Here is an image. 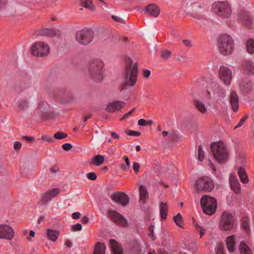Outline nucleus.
<instances>
[{
	"label": "nucleus",
	"mask_w": 254,
	"mask_h": 254,
	"mask_svg": "<svg viewBox=\"0 0 254 254\" xmlns=\"http://www.w3.org/2000/svg\"><path fill=\"white\" fill-rule=\"evenodd\" d=\"M138 67L137 64H133L130 58L125 61V84L129 87L133 86L137 80Z\"/></svg>",
	"instance_id": "nucleus-1"
},
{
	"label": "nucleus",
	"mask_w": 254,
	"mask_h": 254,
	"mask_svg": "<svg viewBox=\"0 0 254 254\" xmlns=\"http://www.w3.org/2000/svg\"><path fill=\"white\" fill-rule=\"evenodd\" d=\"M210 147L214 158L218 163H224L229 160L228 152L223 142H213L211 143Z\"/></svg>",
	"instance_id": "nucleus-2"
},
{
	"label": "nucleus",
	"mask_w": 254,
	"mask_h": 254,
	"mask_svg": "<svg viewBox=\"0 0 254 254\" xmlns=\"http://www.w3.org/2000/svg\"><path fill=\"white\" fill-rule=\"evenodd\" d=\"M104 66L103 62L100 59H96L90 63L88 67L89 74L94 81L100 82L102 80Z\"/></svg>",
	"instance_id": "nucleus-3"
},
{
	"label": "nucleus",
	"mask_w": 254,
	"mask_h": 254,
	"mask_svg": "<svg viewBox=\"0 0 254 254\" xmlns=\"http://www.w3.org/2000/svg\"><path fill=\"white\" fill-rule=\"evenodd\" d=\"M234 215L228 212H223L220 218L219 228L223 231H232L235 229Z\"/></svg>",
	"instance_id": "nucleus-4"
},
{
	"label": "nucleus",
	"mask_w": 254,
	"mask_h": 254,
	"mask_svg": "<svg viewBox=\"0 0 254 254\" xmlns=\"http://www.w3.org/2000/svg\"><path fill=\"white\" fill-rule=\"evenodd\" d=\"M234 41L227 35H221L218 39V47L220 53L224 55H230L233 52Z\"/></svg>",
	"instance_id": "nucleus-5"
},
{
	"label": "nucleus",
	"mask_w": 254,
	"mask_h": 254,
	"mask_svg": "<svg viewBox=\"0 0 254 254\" xmlns=\"http://www.w3.org/2000/svg\"><path fill=\"white\" fill-rule=\"evenodd\" d=\"M214 13L223 18H228L231 14V9L229 3L227 1H218L214 3L212 6Z\"/></svg>",
	"instance_id": "nucleus-6"
},
{
	"label": "nucleus",
	"mask_w": 254,
	"mask_h": 254,
	"mask_svg": "<svg viewBox=\"0 0 254 254\" xmlns=\"http://www.w3.org/2000/svg\"><path fill=\"white\" fill-rule=\"evenodd\" d=\"M94 32L90 28H85L76 32L75 38L79 44L87 45L90 43L93 39Z\"/></svg>",
	"instance_id": "nucleus-7"
},
{
	"label": "nucleus",
	"mask_w": 254,
	"mask_h": 254,
	"mask_svg": "<svg viewBox=\"0 0 254 254\" xmlns=\"http://www.w3.org/2000/svg\"><path fill=\"white\" fill-rule=\"evenodd\" d=\"M214 187L212 179L208 177H201L194 183V187L197 191H211Z\"/></svg>",
	"instance_id": "nucleus-8"
},
{
	"label": "nucleus",
	"mask_w": 254,
	"mask_h": 254,
	"mask_svg": "<svg viewBox=\"0 0 254 254\" xmlns=\"http://www.w3.org/2000/svg\"><path fill=\"white\" fill-rule=\"evenodd\" d=\"M50 48L47 44L40 42L33 45L31 49V54L37 57H44L49 52Z\"/></svg>",
	"instance_id": "nucleus-9"
},
{
	"label": "nucleus",
	"mask_w": 254,
	"mask_h": 254,
	"mask_svg": "<svg viewBox=\"0 0 254 254\" xmlns=\"http://www.w3.org/2000/svg\"><path fill=\"white\" fill-rule=\"evenodd\" d=\"M111 199L117 204L122 206L127 205L129 200L128 195L122 191L113 193L111 195Z\"/></svg>",
	"instance_id": "nucleus-10"
},
{
	"label": "nucleus",
	"mask_w": 254,
	"mask_h": 254,
	"mask_svg": "<svg viewBox=\"0 0 254 254\" xmlns=\"http://www.w3.org/2000/svg\"><path fill=\"white\" fill-rule=\"evenodd\" d=\"M108 217L112 221L118 225L124 227L128 226L127 219L116 211L109 210L108 211Z\"/></svg>",
	"instance_id": "nucleus-11"
},
{
	"label": "nucleus",
	"mask_w": 254,
	"mask_h": 254,
	"mask_svg": "<svg viewBox=\"0 0 254 254\" xmlns=\"http://www.w3.org/2000/svg\"><path fill=\"white\" fill-rule=\"evenodd\" d=\"M14 235L13 229L6 224L0 225V238L11 240Z\"/></svg>",
	"instance_id": "nucleus-12"
},
{
	"label": "nucleus",
	"mask_w": 254,
	"mask_h": 254,
	"mask_svg": "<svg viewBox=\"0 0 254 254\" xmlns=\"http://www.w3.org/2000/svg\"><path fill=\"white\" fill-rule=\"evenodd\" d=\"M219 75L221 80L227 85H230L232 79V71L228 67L221 66Z\"/></svg>",
	"instance_id": "nucleus-13"
},
{
	"label": "nucleus",
	"mask_w": 254,
	"mask_h": 254,
	"mask_svg": "<svg viewBox=\"0 0 254 254\" xmlns=\"http://www.w3.org/2000/svg\"><path fill=\"white\" fill-rule=\"evenodd\" d=\"M126 105V102L116 100L108 103L106 110L109 113H116L120 111Z\"/></svg>",
	"instance_id": "nucleus-14"
},
{
	"label": "nucleus",
	"mask_w": 254,
	"mask_h": 254,
	"mask_svg": "<svg viewBox=\"0 0 254 254\" xmlns=\"http://www.w3.org/2000/svg\"><path fill=\"white\" fill-rule=\"evenodd\" d=\"M48 104L46 102H41L39 104V114L43 120L49 119L52 117V113L49 111L47 107Z\"/></svg>",
	"instance_id": "nucleus-15"
},
{
	"label": "nucleus",
	"mask_w": 254,
	"mask_h": 254,
	"mask_svg": "<svg viewBox=\"0 0 254 254\" xmlns=\"http://www.w3.org/2000/svg\"><path fill=\"white\" fill-rule=\"evenodd\" d=\"M59 192L60 190L57 188H54L46 191L42 196L41 201L42 203L47 204L53 198L56 196L59 193Z\"/></svg>",
	"instance_id": "nucleus-16"
},
{
	"label": "nucleus",
	"mask_w": 254,
	"mask_h": 254,
	"mask_svg": "<svg viewBox=\"0 0 254 254\" xmlns=\"http://www.w3.org/2000/svg\"><path fill=\"white\" fill-rule=\"evenodd\" d=\"M229 184L231 189L236 194L241 192V185L237 177L232 173L229 175Z\"/></svg>",
	"instance_id": "nucleus-17"
},
{
	"label": "nucleus",
	"mask_w": 254,
	"mask_h": 254,
	"mask_svg": "<svg viewBox=\"0 0 254 254\" xmlns=\"http://www.w3.org/2000/svg\"><path fill=\"white\" fill-rule=\"evenodd\" d=\"M239 87L243 94H248L253 91V83L248 79H243L239 83Z\"/></svg>",
	"instance_id": "nucleus-18"
},
{
	"label": "nucleus",
	"mask_w": 254,
	"mask_h": 254,
	"mask_svg": "<svg viewBox=\"0 0 254 254\" xmlns=\"http://www.w3.org/2000/svg\"><path fill=\"white\" fill-rule=\"evenodd\" d=\"M200 203V206H217V200L208 195L202 196Z\"/></svg>",
	"instance_id": "nucleus-19"
},
{
	"label": "nucleus",
	"mask_w": 254,
	"mask_h": 254,
	"mask_svg": "<svg viewBox=\"0 0 254 254\" xmlns=\"http://www.w3.org/2000/svg\"><path fill=\"white\" fill-rule=\"evenodd\" d=\"M210 87L212 88L215 98L221 100L225 97V94L224 90L217 83L211 82Z\"/></svg>",
	"instance_id": "nucleus-20"
},
{
	"label": "nucleus",
	"mask_w": 254,
	"mask_h": 254,
	"mask_svg": "<svg viewBox=\"0 0 254 254\" xmlns=\"http://www.w3.org/2000/svg\"><path fill=\"white\" fill-rule=\"evenodd\" d=\"M139 194L140 199L139 203L140 204H144L148 198V191L146 188L143 185H140L139 187Z\"/></svg>",
	"instance_id": "nucleus-21"
},
{
	"label": "nucleus",
	"mask_w": 254,
	"mask_h": 254,
	"mask_svg": "<svg viewBox=\"0 0 254 254\" xmlns=\"http://www.w3.org/2000/svg\"><path fill=\"white\" fill-rule=\"evenodd\" d=\"M230 103L231 105L232 109L236 112L238 110L239 101V98L235 92H231L230 95Z\"/></svg>",
	"instance_id": "nucleus-22"
},
{
	"label": "nucleus",
	"mask_w": 254,
	"mask_h": 254,
	"mask_svg": "<svg viewBox=\"0 0 254 254\" xmlns=\"http://www.w3.org/2000/svg\"><path fill=\"white\" fill-rule=\"evenodd\" d=\"M145 13L156 17L159 14L160 9L156 5L150 4L146 7Z\"/></svg>",
	"instance_id": "nucleus-23"
},
{
	"label": "nucleus",
	"mask_w": 254,
	"mask_h": 254,
	"mask_svg": "<svg viewBox=\"0 0 254 254\" xmlns=\"http://www.w3.org/2000/svg\"><path fill=\"white\" fill-rule=\"evenodd\" d=\"M113 254H123V250L121 245L114 239L109 241Z\"/></svg>",
	"instance_id": "nucleus-24"
},
{
	"label": "nucleus",
	"mask_w": 254,
	"mask_h": 254,
	"mask_svg": "<svg viewBox=\"0 0 254 254\" xmlns=\"http://www.w3.org/2000/svg\"><path fill=\"white\" fill-rule=\"evenodd\" d=\"M194 104L196 109L202 114L205 115L208 114V107L205 105L203 101L199 100H195L194 102Z\"/></svg>",
	"instance_id": "nucleus-25"
},
{
	"label": "nucleus",
	"mask_w": 254,
	"mask_h": 254,
	"mask_svg": "<svg viewBox=\"0 0 254 254\" xmlns=\"http://www.w3.org/2000/svg\"><path fill=\"white\" fill-rule=\"evenodd\" d=\"M238 174L241 182L244 184H247L249 182L247 174L245 169L240 167L238 169Z\"/></svg>",
	"instance_id": "nucleus-26"
},
{
	"label": "nucleus",
	"mask_w": 254,
	"mask_h": 254,
	"mask_svg": "<svg viewBox=\"0 0 254 254\" xmlns=\"http://www.w3.org/2000/svg\"><path fill=\"white\" fill-rule=\"evenodd\" d=\"M239 19L246 25L252 23V18L248 12L244 11L239 13Z\"/></svg>",
	"instance_id": "nucleus-27"
},
{
	"label": "nucleus",
	"mask_w": 254,
	"mask_h": 254,
	"mask_svg": "<svg viewBox=\"0 0 254 254\" xmlns=\"http://www.w3.org/2000/svg\"><path fill=\"white\" fill-rule=\"evenodd\" d=\"M104 160V158L103 155H96L91 158L89 163L93 166H98L103 163Z\"/></svg>",
	"instance_id": "nucleus-28"
},
{
	"label": "nucleus",
	"mask_w": 254,
	"mask_h": 254,
	"mask_svg": "<svg viewBox=\"0 0 254 254\" xmlns=\"http://www.w3.org/2000/svg\"><path fill=\"white\" fill-rule=\"evenodd\" d=\"M235 236L234 235L229 236L226 240V246L228 250L231 252H234L236 241L235 239Z\"/></svg>",
	"instance_id": "nucleus-29"
},
{
	"label": "nucleus",
	"mask_w": 254,
	"mask_h": 254,
	"mask_svg": "<svg viewBox=\"0 0 254 254\" xmlns=\"http://www.w3.org/2000/svg\"><path fill=\"white\" fill-rule=\"evenodd\" d=\"M106 247L104 243L97 242L94 247L93 254H105Z\"/></svg>",
	"instance_id": "nucleus-30"
},
{
	"label": "nucleus",
	"mask_w": 254,
	"mask_h": 254,
	"mask_svg": "<svg viewBox=\"0 0 254 254\" xmlns=\"http://www.w3.org/2000/svg\"><path fill=\"white\" fill-rule=\"evenodd\" d=\"M60 234V231L58 230H54L51 229H48L47 231V236L49 240L52 241H56Z\"/></svg>",
	"instance_id": "nucleus-31"
},
{
	"label": "nucleus",
	"mask_w": 254,
	"mask_h": 254,
	"mask_svg": "<svg viewBox=\"0 0 254 254\" xmlns=\"http://www.w3.org/2000/svg\"><path fill=\"white\" fill-rule=\"evenodd\" d=\"M39 34L42 36L51 37L56 35V31L54 29L45 28L39 30Z\"/></svg>",
	"instance_id": "nucleus-32"
},
{
	"label": "nucleus",
	"mask_w": 254,
	"mask_h": 254,
	"mask_svg": "<svg viewBox=\"0 0 254 254\" xmlns=\"http://www.w3.org/2000/svg\"><path fill=\"white\" fill-rule=\"evenodd\" d=\"M239 251L241 254H252L250 248L243 242L240 244Z\"/></svg>",
	"instance_id": "nucleus-33"
},
{
	"label": "nucleus",
	"mask_w": 254,
	"mask_h": 254,
	"mask_svg": "<svg viewBox=\"0 0 254 254\" xmlns=\"http://www.w3.org/2000/svg\"><path fill=\"white\" fill-rule=\"evenodd\" d=\"M246 48L248 53L254 54V39L251 38L247 41Z\"/></svg>",
	"instance_id": "nucleus-34"
},
{
	"label": "nucleus",
	"mask_w": 254,
	"mask_h": 254,
	"mask_svg": "<svg viewBox=\"0 0 254 254\" xmlns=\"http://www.w3.org/2000/svg\"><path fill=\"white\" fill-rule=\"evenodd\" d=\"M173 220L176 225L181 228H183L184 220L182 216L180 213H178L173 217Z\"/></svg>",
	"instance_id": "nucleus-35"
},
{
	"label": "nucleus",
	"mask_w": 254,
	"mask_h": 254,
	"mask_svg": "<svg viewBox=\"0 0 254 254\" xmlns=\"http://www.w3.org/2000/svg\"><path fill=\"white\" fill-rule=\"evenodd\" d=\"M250 220L247 216H244L242 219V226L247 233L250 232Z\"/></svg>",
	"instance_id": "nucleus-36"
},
{
	"label": "nucleus",
	"mask_w": 254,
	"mask_h": 254,
	"mask_svg": "<svg viewBox=\"0 0 254 254\" xmlns=\"http://www.w3.org/2000/svg\"><path fill=\"white\" fill-rule=\"evenodd\" d=\"M245 70L248 74H254V64L251 61L247 62L245 64Z\"/></svg>",
	"instance_id": "nucleus-37"
},
{
	"label": "nucleus",
	"mask_w": 254,
	"mask_h": 254,
	"mask_svg": "<svg viewBox=\"0 0 254 254\" xmlns=\"http://www.w3.org/2000/svg\"><path fill=\"white\" fill-rule=\"evenodd\" d=\"M81 5L91 10L94 8L92 0H82Z\"/></svg>",
	"instance_id": "nucleus-38"
},
{
	"label": "nucleus",
	"mask_w": 254,
	"mask_h": 254,
	"mask_svg": "<svg viewBox=\"0 0 254 254\" xmlns=\"http://www.w3.org/2000/svg\"><path fill=\"white\" fill-rule=\"evenodd\" d=\"M28 104L27 100L22 99L18 101V108L20 110H25L28 107Z\"/></svg>",
	"instance_id": "nucleus-39"
},
{
	"label": "nucleus",
	"mask_w": 254,
	"mask_h": 254,
	"mask_svg": "<svg viewBox=\"0 0 254 254\" xmlns=\"http://www.w3.org/2000/svg\"><path fill=\"white\" fill-rule=\"evenodd\" d=\"M217 207H202L204 213L208 215H212L216 211Z\"/></svg>",
	"instance_id": "nucleus-40"
},
{
	"label": "nucleus",
	"mask_w": 254,
	"mask_h": 254,
	"mask_svg": "<svg viewBox=\"0 0 254 254\" xmlns=\"http://www.w3.org/2000/svg\"><path fill=\"white\" fill-rule=\"evenodd\" d=\"M67 136V134L62 131H58L54 135V137L57 139H62L66 138Z\"/></svg>",
	"instance_id": "nucleus-41"
},
{
	"label": "nucleus",
	"mask_w": 254,
	"mask_h": 254,
	"mask_svg": "<svg viewBox=\"0 0 254 254\" xmlns=\"http://www.w3.org/2000/svg\"><path fill=\"white\" fill-rule=\"evenodd\" d=\"M125 161V164H121V169L122 170H126L127 167H129L130 166V163L129 161V159L127 156H124L123 157Z\"/></svg>",
	"instance_id": "nucleus-42"
},
{
	"label": "nucleus",
	"mask_w": 254,
	"mask_h": 254,
	"mask_svg": "<svg viewBox=\"0 0 254 254\" xmlns=\"http://www.w3.org/2000/svg\"><path fill=\"white\" fill-rule=\"evenodd\" d=\"M167 207H160V216L163 219H166L168 214Z\"/></svg>",
	"instance_id": "nucleus-43"
},
{
	"label": "nucleus",
	"mask_w": 254,
	"mask_h": 254,
	"mask_svg": "<svg viewBox=\"0 0 254 254\" xmlns=\"http://www.w3.org/2000/svg\"><path fill=\"white\" fill-rule=\"evenodd\" d=\"M198 159L200 161L204 159V152L201 145L198 148Z\"/></svg>",
	"instance_id": "nucleus-44"
},
{
	"label": "nucleus",
	"mask_w": 254,
	"mask_h": 254,
	"mask_svg": "<svg viewBox=\"0 0 254 254\" xmlns=\"http://www.w3.org/2000/svg\"><path fill=\"white\" fill-rule=\"evenodd\" d=\"M161 57L164 60H168L171 58V52L168 50H165L162 52Z\"/></svg>",
	"instance_id": "nucleus-45"
},
{
	"label": "nucleus",
	"mask_w": 254,
	"mask_h": 254,
	"mask_svg": "<svg viewBox=\"0 0 254 254\" xmlns=\"http://www.w3.org/2000/svg\"><path fill=\"white\" fill-rule=\"evenodd\" d=\"M195 226L196 230L199 233L200 237L202 238L205 233V229L197 223L195 224Z\"/></svg>",
	"instance_id": "nucleus-46"
},
{
	"label": "nucleus",
	"mask_w": 254,
	"mask_h": 254,
	"mask_svg": "<svg viewBox=\"0 0 254 254\" xmlns=\"http://www.w3.org/2000/svg\"><path fill=\"white\" fill-rule=\"evenodd\" d=\"M249 118V115H245L239 121L237 125L234 127V129L240 127H241L244 122L246 121V120Z\"/></svg>",
	"instance_id": "nucleus-47"
},
{
	"label": "nucleus",
	"mask_w": 254,
	"mask_h": 254,
	"mask_svg": "<svg viewBox=\"0 0 254 254\" xmlns=\"http://www.w3.org/2000/svg\"><path fill=\"white\" fill-rule=\"evenodd\" d=\"M111 17L114 21H115L117 22H119L120 23H123V24L126 23V21L124 19L122 18L121 17H120L119 16H116L114 15H112Z\"/></svg>",
	"instance_id": "nucleus-48"
},
{
	"label": "nucleus",
	"mask_w": 254,
	"mask_h": 254,
	"mask_svg": "<svg viewBox=\"0 0 254 254\" xmlns=\"http://www.w3.org/2000/svg\"><path fill=\"white\" fill-rule=\"evenodd\" d=\"M82 226L80 223H77L75 225H73L71 226V230L73 232L77 231H80L82 229Z\"/></svg>",
	"instance_id": "nucleus-49"
},
{
	"label": "nucleus",
	"mask_w": 254,
	"mask_h": 254,
	"mask_svg": "<svg viewBox=\"0 0 254 254\" xmlns=\"http://www.w3.org/2000/svg\"><path fill=\"white\" fill-rule=\"evenodd\" d=\"M41 138L44 141H47V142H51V143H53L54 141V139L51 136L43 135L42 136Z\"/></svg>",
	"instance_id": "nucleus-50"
},
{
	"label": "nucleus",
	"mask_w": 254,
	"mask_h": 254,
	"mask_svg": "<svg viewBox=\"0 0 254 254\" xmlns=\"http://www.w3.org/2000/svg\"><path fill=\"white\" fill-rule=\"evenodd\" d=\"M193 17L198 19H204L206 17V16L202 14H199L198 13H194L192 14Z\"/></svg>",
	"instance_id": "nucleus-51"
},
{
	"label": "nucleus",
	"mask_w": 254,
	"mask_h": 254,
	"mask_svg": "<svg viewBox=\"0 0 254 254\" xmlns=\"http://www.w3.org/2000/svg\"><path fill=\"white\" fill-rule=\"evenodd\" d=\"M87 178L92 181L95 180L97 178V176L96 174L94 172H90L87 174Z\"/></svg>",
	"instance_id": "nucleus-52"
},
{
	"label": "nucleus",
	"mask_w": 254,
	"mask_h": 254,
	"mask_svg": "<svg viewBox=\"0 0 254 254\" xmlns=\"http://www.w3.org/2000/svg\"><path fill=\"white\" fill-rule=\"evenodd\" d=\"M127 135L130 136H138L141 134V133L139 131L134 130H129L127 132Z\"/></svg>",
	"instance_id": "nucleus-53"
},
{
	"label": "nucleus",
	"mask_w": 254,
	"mask_h": 254,
	"mask_svg": "<svg viewBox=\"0 0 254 254\" xmlns=\"http://www.w3.org/2000/svg\"><path fill=\"white\" fill-rule=\"evenodd\" d=\"M140 168V164L137 162H134L133 164V170L135 174H137Z\"/></svg>",
	"instance_id": "nucleus-54"
},
{
	"label": "nucleus",
	"mask_w": 254,
	"mask_h": 254,
	"mask_svg": "<svg viewBox=\"0 0 254 254\" xmlns=\"http://www.w3.org/2000/svg\"><path fill=\"white\" fill-rule=\"evenodd\" d=\"M62 148L64 150L68 151L72 148V145L70 143H67L63 144Z\"/></svg>",
	"instance_id": "nucleus-55"
},
{
	"label": "nucleus",
	"mask_w": 254,
	"mask_h": 254,
	"mask_svg": "<svg viewBox=\"0 0 254 254\" xmlns=\"http://www.w3.org/2000/svg\"><path fill=\"white\" fill-rule=\"evenodd\" d=\"M135 110V108H133L132 109V110H131L129 112L126 113V114H125L123 117L122 118V119H121V121L128 118L133 112Z\"/></svg>",
	"instance_id": "nucleus-56"
},
{
	"label": "nucleus",
	"mask_w": 254,
	"mask_h": 254,
	"mask_svg": "<svg viewBox=\"0 0 254 254\" xmlns=\"http://www.w3.org/2000/svg\"><path fill=\"white\" fill-rule=\"evenodd\" d=\"M151 74V71L149 69H144L143 71V75L145 78H148Z\"/></svg>",
	"instance_id": "nucleus-57"
},
{
	"label": "nucleus",
	"mask_w": 254,
	"mask_h": 254,
	"mask_svg": "<svg viewBox=\"0 0 254 254\" xmlns=\"http://www.w3.org/2000/svg\"><path fill=\"white\" fill-rule=\"evenodd\" d=\"M13 147L15 150H19L20 149V148L21 147V144L20 142H19L18 141H15L14 142Z\"/></svg>",
	"instance_id": "nucleus-58"
},
{
	"label": "nucleus",
	"mask_w": 254,
	"mask_h": 254,
	"mask_svg": "<svg viewBox=\"0 0 254 254\" xmlns=\"http://www.w3.org/2000/svg\"><path fill=\"white\" fill-rule=\"evenodd\" d=\"M146 121L143 119H141L138 120V125L140 126H146Z\"/></svg>",
	"instance_id": "nucleus-59"
},
{
	"label": "nucleus",
	"mask_w": 254,
	"mask_h": 254,
	"mask_svg": "<svg viewBox=\"0 0 254 254\" xmlns=\"http://www.w3.org/2000/svg\"><path fill=\"white\" fill-rule=\"evenodd\" d=\"M81 214L79 212H74L72 214V218L74 219H77L80 218Z\"/></svg>",
	"instance_id": "nucleus-60"
},
{
	"label": "nucleus",
	"mask_w": 254,
	"mask_h": 254,
	"mask_svg": "<svg viewBox=\"0 0 254 254\" xmlns=\"http://www.w3.org/2000/svg\"><path fill=\"white\" fill-rule=\"evenodd\" d=\"M22 138L23 139L28 141H33L34 140V138L32 137L27 136H22Z\"/></svg>",
	"instance_id": "nucleus-61"
},
{
	"label": "nucleus",
	"mask_w": 254,
	"mask_h": 254,
	"mask_svg": "<svg viewBox=\"0 0 254 254\" xmlns=\"http://www.w3.org/2000/svg\"><path fill=\"white\" fill-rule=\"evenodd\" d=\"M183 42L186 46L189 47H192V45L191 44L190 41L188 40H184L183 41Z\"/></svg>",
	"instance_id": "nucleus-62"
},
{
	"label": "nucleus",
	"mask_w": 254,
	"mask_h": 254,
	"mask_svg": "<svg viewBox=\"0 0 254 254\" xmlns=\"http://www.w3.org/2000/svg\"><path fill=\"white\" fill-rule=\"evenodd\" d=\"M50 170L52 173H55L60 171V169L58 167L51 168L50 169Z\"/></svg>",
	"instance_id": "nucleus-63"
},
{
	"label": "nucleus",
	"mask_w": 254,
	"mask_h": 254,
	"mask_svg": "<svg viewBox=\"0 0 254 254\" xmlns=\"http://www.w3.org/2000/svg\"><path fill=\"white\" fill-rule=\"evenodd\" d=\"M223 252H224L223 248L222 247H221V246L218 247L217 248L216 254H223Z\"/></svg>",
	"instance_id": "nucleus-64"
}]
</instances>
